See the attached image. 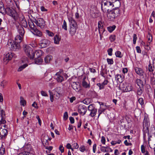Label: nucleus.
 <instances>
[{
    "label": "nucleus",
    "mask_w": 155,
    "mask_h": 155,
    "mask_svg": "<svg viewBox=\"0 0 155 155\" xmlns=\"http://www.w3.org/2000/svg\"><path fill=\"white\" fill-rule=\"evenodd\" d=\"M21 38L20 36H16L15 41L9 40L7 45V46L13 51H17L20 48V43L21 42Z\"/></svg>",
    "instance_id": "f257e3e1"
},
{
    "label": "nucleus",
    "mask_w": 155,
    "mask_h": 155,
    "mask_svg": "<svg viewBox=\"0 0 155 155\" xmlns=\"http://www.w3.org/2000/svg\"><path fill=\"white\" fill-rule=\"evenodd\" d=\"M114 6L111 1L102 0L101 4V9L103 12H109Z\"/></svg>",
    "instance_id": "f03ea898"
},
{
    "label": "nucleus",
    "mask_w": 155,
    "mask_h": 155,
    "mask_svg": "<svg viewBox=\"0 0 155 155\" xmlns=\"http://www.w3.org/2000/svg\"><path fill=\"white\" fill-rule=\"evenodd\" d=\"M23 49L26 55L31 59L35 58L36 51L33 50L32 48L28 45H23Z\"/></svg>",
    "instance_id": "7ed1b4c3"
},
{
    "label": "nucleus",
    "mask_w": 155,
    "mask_h": 155,
    "mask_svg": "<svg viewBox=\"0 0 155 155\" xmlns=\"http://www.w3.org/2000/svg\"><path fill=\"white\" fill-rule=\"evenodd\" d=\"M33 21L38 27H40L41 29H43L45 27L46 25L45 21L42 18H39L37 19H35L33 20Z\"/></svg>",
    "instance_id": "20e7f679"
},
{
    "label": "nucleus",
    "mask_w": 155,
    "mask_h": 155,
    "mask_svg": "<svg viewBox=\"0 0 155 155\" xmlns=\"http://www.w3.org/2000/svg\"><path fill=\"white\" fill-rule=\"evenodd\" d=\"M5 12L6 14L11 16L15 20L17 19V13L12 8H6Z\"/></svg>",
    "instance_id": "39448f33"
},
{
    "label": "nucleus",
    "mask_w": 155,
    "mask_h": 155,
    "mask_svg": "<svg viewBox=\"0 0 155 155\" xmlns=\"http://www.w3.org/2000/svg\"><path fill=\"white\" fill-rule=\"evenodd\" d=\"M143 129L145 133H147L149 135V127H150V122L149 119L147 117H145L143 121Z\"/></svg>",
    "instance_id": "423d86ee"
},
{
    "label": "nucleus",
    "mask_w": 155,
    "mask_h": 155,
    "mask_svg": "<svg viewBox=\"0 0 155 155\" xmlns=\"http://www.w3.org/2000/svg\"><path fill=\"white\" fill-rule=\"evenodd\" d=\"M35 54L37 58H35V62L37 64H40L43 61V59L40 57L42 55V51L41 50L36 51Z\"/></svg>",
    "instance_id": "0eeeda50"
},
{
    "label": "nucleus",
    "mask_w": 155,
    "mask_h": 155,
    "mask_svg": "<svg viewBox=\"0 0 155 155\" xmlns=\"http://www.w3.org/2000/svg\"><path fill=\"white\" fill-rule=\"evenodd\" d=\"M87 111V107L84 105H80L78 109V112L81 115H84Z\"/></svg>",
    "instance_id": "6e6552de"
},
{
    "label": "nucleus",
    "mask_w": 155,
    "mask_h": 155,
    "mask_svg": "<svg viewBox=\"0 0 155 155\" xmlns=\"http://www.w3.org/2000/svg\"><path fill=\"white\" fill-rule=\"evenodd\" d=\"M21 62L23 64L24 63V64H23V65H21L19 67L18 69V71H21L28 66V64H27L28 59L27 58L24 57L21 60Z\"/></svg>",
    "instance_id": "1a4fd4ad"
},
{
    "label": "nucleus",
    "mask_w": 155,
    "mask_h": 155,
    "mask_svg": "<svg viewBox=\"0 0 155 155\" xmlns=\"http://www.w3.org/2000/svg\"><path fill=\"white\" fill-rule=\"evenodd\" d=\"M62 71H59L55 74V78L57 81L59 82H61L64 80L63 74L61 73Z\"/></svg>",
    "instance_id": "9d476101"
},
{
    "label": "nucleus",
    "mask_w": 155,
    "mask_h": 155,
    "mask_svg": "<svg viewBox=\"0 0 155 155\" xmlns=\"http://www.w3.org/2000/svg\"><path fill=\"white\" fill-rule=\"evenodd\" d=\"M78 28L77 25L75 24L71 25L70 28L69 29L70 34L71 36H73L75 34L76 30Z\"/></svg>",
    "instance_id": "9b49d317"
},
{
    "label": "nucleus",
    "mask_w": 155,
    "mask_h": 155,
    "mask_svg": "<svg viewBox=\"0 0 155 155\" xmlns=\"http://www.w3.org/2000/svg\"><path fill=\"white\" fill-rule=\"evenodd\" d=\"M14 55L15 54L12 53H8L4 57L3 59L5 63H7L9 60H11L14 57Z\"/></svg>",
    "instance_id": "f8f14e48"
},
{
    "label": "nucleus",
    "mask_w": 155,
    "mask_h": 155,
    "mask_svg": "<svg viewBox=\"0 0 155 155\" xmlns=\"http://www.w3.org/2000/svg\"><path fill=\"white\" fill-rule=\"evenodd\" d=\"M50 44V41L46 39L42 40L39 43V45L41 48H44L48 46Z\"/></svg>",
    "instance_id": "ddd939ff"
},
{
    "label": "nucleus",
    "mask_w": 155,
    "mask_h": 155,
    "mask_svg": "<svg viewBox=\"0 0 155 155\" xmlns=\"http://www.w3.org/2000/svg\"><path fill=\"white\" fill-rule=\"evenodd\" d=\"M18 31L19 35H17V36H20L21 38V40H22L25 33L24 29L22 26L20 25L18 27Z\"/></svg>",
    "instance_id": "4468645a"
},
{
    "label": "nucleus",
    "mask_w": 155,
    "mask_h": 155,
    "mask_svg": "<svg viewBox=\"0 0 155 155\" xmlns=\"http://www.w3.org/2000/svg\"><path fill=\"white\" fill-rule=\"evenodd\" d=\"M108 13L107 14V17L108 19L110 21H114L116 15L111 11V9L109 11V12H107Z\"/></svg>",
    "instance_id": "2eb2a0df"
},
{
    "label": "nucleus",
    "mask_w": 155,
    "mask_h": 155,
    "mask_svg": "<svg viewBox=\"0 0 155 155\" xmlns=\"http://www.w3.org/2000/svg\"><path fill=\"white\" fill-rule=\"evenodd\" d=\"M108 82L107 80H104L101 84L97 83V85L99 87L100 90L104 88L105 86L107 84Z\"/></svg>",
    "instance_id": "dca6fc26"
},
{
    "label": "nucleus",
    "mask_w": 155,
    "mask_h": 155,
    "mask_svg": "<svg viewBox=\"0 0 155 155\" xmlns=\"http://www.w3.org/2000/svg\"><path fill=\"white\" fill-rule=\"evenodd\" d=\"M115 79L119 83L122 82L124 80L121 74H117L115 75Z\"/></svg>",
    "instance_id": "f3484780"
},
{
    "label": "nucleus",
    "mask_w": 155,
    "mask_h": 155,
    "mask_svg": "<svg viewBox=\"0 0 155 155\" xmlns=\"http://www.w3.org/2000/svg\"><path fill=\"white\" fill-rule=\"evenodd\" d=\"M86 78H84L83 80L82 85L85 88H90V83H88L85 80Z\"/></svg>",
    "instance_id": "a211bd4d"
},
{
    "label": "nucleus",
    "mask_w": 155,
    "mask_h": 155,
    "mask_svg": "<svg viewBox=\"0 0 155 155\" xmlns=\"http://www.w3.org/2000/svg\"><path fill=\"white\" fill-rule=\"evenodd\" d=\"M136 72L138 74L142 75H143V70L140 68L136 67L135 68Z\"/></svg>",
    "instance_id": "6ab92c4d"
},
{
    "label": "nucleus",
    "mask_w": 155,
    "mask_h": 155,
    "mask_svg": "<svg viewBox=\"0 0 155 155\" xmlns=\"http://www.w3.org/2000/svg\"><path fill=\"white\" fill-rule=\"evenodd\" d=\"M54 43L56 44H58L59 43L61 38L58 35H56L54 37Z\"/></svg>",
    "instance_id": "aec40b11"
},
{
    "label": "nucleus",
    "mask_w": 155,
    "mask_h": 155,
    "mask_svg": "<svg viewBox=\"0 0 155 155\" xmlns=\"http://www.w3.org/2000/svg\"><path fill=\"white\" fill-rule=\"evenodd\" d=\"M52 58V57L51 55H48L44 59L46 63H48Z\"/></svg>",
    "instance_id": "412c9836"
},
{
    "label": "nucleus",
    "mask_w": 155,
    "mask_h": 155,
    "mask_svg": "<svg viewBox=\"0 0 155 155\" xmlns=\"http://www.w3.org/2000/svg\"><path fill=\"white\" fill-rule=\"evenodd\" d=\"M45 137L46 138V139H42V143L43 144L45 143V145H48V140L49 139V140H50L51 139V138H49L48 136H45Z\"/></svg>",
    "instance_id": "4be33fe9"
},
{
    "label": "nucleus",
    "mask_w": 155,
    "mask_h": 155,
    "mask_svg": "<svg viewBox=\"0 0 155 155\" xmlns=\"http://www.w3.org/2000/svg\"><path fill=\"white\" fill-rule=\"evenodd\" d=\"M143 91V87H139L137 89V94L138 95L140 96Z\"/></svg>",
    "instance_id": "5701e85b"
},
{
    "label": "nucleus",
    "mask_w": 155,
    "mask_h": 155,
    "mask_svg": "<svg viewBox=\"0 0 155 155\" xmlns=\"http://www.w3.org/2000/svg\"><path fill=\"white\" fill-rule=\"evenodd\" d=\"M136 82L139 87H143V81L140 79H137Z\"/></svg>",
    "instance_id": "b1692460"
},
{
    "label": "nucleus",
    "mask_w": 155,
    "mask_h": 155,
    "mask_svg": "<svg viewBox=\"0 0 155 155\" xmlns=\"http://www.w3.org/2000/svg\"><path fill=\"white\" fill-rule=\"evenodd\" d=\"M68 18L70 23L71 25H73V24H77V23L76 22L74 19L72 17L69 16L68 17Z\"/></svg>",
    "instance_id": "393cba45"
},
{
    "label": "nucleus",
    "mask_w": 155,
    "mask_h": 155,
    "mask_svg": "<svg viewBox=\"0 0 155 155\" xmlns=\"http://www.w3.org/2000/svg\"><path fill=\"white\" fill-rule=\"evenodd\" d=\"M73 88L77 92L79 91L80 90L79 85L77 84L76 82L73 85Z\"/></svg>",
    "instance_id": "a878e982"
},
{
    "label": "nucleus",
    "mask_w": 155,
    "mask_h": 155,
    "mask_svg": "<svg viewBox=\"0 0 155 155\" xmlns=\"http://www.w3.org/2000/svg\"><path fill=\"white\" fill-rule=\"evenodd\" d=\"M5 147L3 144H2L0 148V154L1 155H3L5 153Z\"/></svg>",
    "instance_id": "bb28decb"
},
{
    "label": "nucleus",
    "mask_w": 155,
    "mask_h": 155,
    "mask_svg": "<svg viewBox=\"0 0 155 155\" xmlns=\"http://www.w3.org/2000/svg\"><path fill=\"white\" fill-rule=\"evenodd\" d=\"M90 111H91V112L89 114V116H90L92 117H94L96 115L97 112V109L95 108L92 110Z\"/></svg>",
    "instance_id": "cd10ccee"
},
{
    "label": "nucleus",
    "mask_w": 155,
    "mask_h": 155,
    "mask_svg": "<svg viewBox=\"0 0 155 155\" xmlns=\"http://www.w3.org/2000/svg\"><path fill=\"white\" fill-rule=\"evenodd\" d=\"M35 33L36 35L38 36H41L42 34L41 32L40 31L38 30L37 28H36L35 29L33 30Z\"/></svg>",
    "instance_id": "c85d7f7f"
},
{
    "label": "nucleus",
    "mask_w": 155,
    "mask_h": 155,
    "mask_svg": "<svg viewBox=\"0 0 155 155\" xmlns=\"http://www.w3.org/2000/svg\"><path fill=\"white\" fill-rule=\"evenodd\" d=\"M111 11L113 12L114 14L116 15L117 17L118 16V15L119 14L120 10L118 8H117L114 10H111Z\"/></svg>",
    "instance_id": "c756f323"
},
{
    "label": "nucleus",
    "mask_w": 155,
    "mask_h": 155,
    "mask_svg": "<svg viewBox=\"0 0 155 155\" xmlns=\"http://www.w3.org/2000/svg\"><path fill=\"white\" fill-rule=\"evenodd\" d=\"M33 22H34L33 21L31 22H29L28 23L29 27H30L31 28L32 30L35 29V28H36L35 26L34 25Z\"/></svg>",
    "instance_id": "7c9ffc66"
},
{
    "label": "nucleus",
    "mask_w": 155,
    "mask_h": 155,
    "mask_svg": "<svg viewBox=\"0 0 155 155\" xmlns=\"http://www.w3.org/2000/svg\"><path fill=\"white\" fill-rule=\"evenodd\" d=\"M83 102L86 105H88L91 103V99L89 98L85 99L83 101Z\"/></svg>",
    "instance_id": "2f4dec72"
},
{
    "label": "nucleus",
    "mask_w": 155,
    "mask_h": 155,
    "mask_svg": "<svg viewBox=\"0 0 155 155\" xmlns=\"http://www.w3.org/2000/svg\"><path fill=\"white\" fill-rule=\"evenodd\" d=\"M116 26L113 25L112 26H109L107 27V28L108 31L110 32H112L115 28Z\"/></svg>",
    "instance_id": "473e14b6"
},
{
    "label": "nucleus",
    "mask_w": 155,
    "mask_h": 155,
    "mask_svg": "<svg viewBox=\"0 0 155 155\" xmlns=\"http://www.w3.org/2000/svg\"><path fill=\"white\" fill-rule=\"evenodd\" d=\"M95 108L94 105V104H90L88 107V110L90 111L92 110Z\"/></svg>",
    "instance_id": "72a5a7b5"
},
{
    "label": "nucleus",
    "mask_w": 155,
    "mask_h": 155,
    "mask_svg": "<svg viewBox=\"0 0 155 155\" xmlns=\"http://www.w3.org/2000/svg\"><path fill=\"white\" fill-rule=\"evenodd\" d=\"M20 103L21 105L24 106L26 104V101L24 100L23 97H20Z\"/></svg>",
    "instance_id": "f704fd0d"
},
{
    "label": "nucleus",
    "mask_w": 155,
    "mask_h": 155,
    "mask_svg": "<svg viewBox=\"0 0 155 155\" xmlns=\"http://www.w3.org/2000/svg\"><path fill=\"white\" fill-rule=\"evenodd\" d=\"M7 83V82L5 80L2 81L1 83V86L3 88H4Z\"/></svg>",
    "instance_id": "c9c22d12"
},
{
    "label": "nucleus",
    "mask_w": 155,
    "mask_h": 155,
    "mask_svg": "<svg viewBox=\"0 0 155 155\" xmlns=\"http://www.w3.org/2000/svg\"><path fill=\"white\" fill-rule=\"evenodd\" d=\"M115 54L117 57L121 58L122 57V54L121 52L120 51H117L115 53Z\"/></svg>",
    "instance_id": "e433bc0d"
},
{
    "label": "nucleus",
    "mask_w": 155,
    "mask_h": 155,
    "mask_svg": "<svg viewBox=\"0 0 155 155\" xmlns=\"http://www.w3.org/2000/svg\"><path fill=\"white\" fill-rule=\"evenodd\" d=\"M5 111L3 110H1V118L5 119Z\"/></svg>",
    "instance_id": "4c0bfd02"
},
{
    "label": "nucleus",
    "mask_w": 155,
    "mask_h": 155,
    "mask_svg": "<svg viewBox=\"0 0 155 155\" xmlns=\"http://www.w3.org/2000/svg\"><path fill=\"white\" fill-rule=\"evenodd\" d=\"M62 28L66 31L67 30V23L64 20L63 21V24L62 25Z\"/></svg>",
    "instance_id": "58836bf2"
},
{
    "label": "nucleus",
    "mask_w": 155,
    "mask_h": 155,
    "mask_svg": "<svg viewBox=\"0 0 155 155\" xmlns=\"http://www.w3.org/2000/svg\"><path fill=\"white\" fill-rule=\"evenodd\" d=\"M148 41H149L148 43L150 44V42L151 41L152 39V37L151 34L150 33H148V35L147 36Z\"/></svg>",
    "instance_id": "ea45409f"
},
{
    "label": "nucleus",
    "mask_w": 155,
    "mask_h": 155,
    "mask_svg": "<svg viewBox=\"0 0 155 155\" xmlns=\"http://www.w3.org/2000/svg\"><path fill=\"white\" fill-rule=\"evenodd\" d=\"M116 36L115 35H111L109 39L111 42H113L115 40Z\"/></svg>",
    "instance_id": "a19ab883"
},
{
    "label": "nucleus",
    "mask_w": 155,
    "mask_h": 155,
    "mask_svg": "<svg viewBox=\"0 0 155 155\" xmlns=\"http://www.w3.org/2000/svg\"><path fill=\"white\" fill-rule=\"evenodd\" d=\"M45 31H46V33L49 36L52 37V36H53L54 35V34L53 32L50 31L48 30H46Z\"/></svg>",
    "instance_id": "79ce46f5"
},
{
    "label": "nucleus",
    "mask_w": 155,
    "mask_h": 155,
    "mask_svg": "<svg viewBox=\"0 0 155 155\" xmlns=\"http://www.w3.org/2000/svg\"><path fill=\"white\" fill-rule=\"evenodd\" d=\"M133 43L135 45L136 44V40L137 39V36L136 34H134L133 35Z\"/></svg>",
    "instance_id": "37998d69"
},
{
    "label": "nucleus",
    "mask_w": 155,
    "mask_h": 155,
    "mask_svg": "<svg viewBox=\"0 0 155 155\" xmlns=\"http://www.w3.org/2000/svg\"><path fill=\"white\" fill-rule=\"evenodd\" d=\"M22 25L25 28H26L27 27V21L23 19L22 22Z\"/></svg>",
    "instance_id": "c03bdc74"
},
{
    "label": "nucleus",
    "mask_w": 155,
    "mask_h": 155,
    "mask_svg": "<svg viewBox=\"0 0 155 155\" xmlns=\"http://www.w3.org/2000/svg\"><path fill=\"white\" fill-rule=\"evenodd\" d=\"M98 28L99 29H101L104 28L102 22L99 21L98 23Z\"/></svg>",
    "instance_id": "a18cd8bd"
},
{
    "label": "nucleus",
    "mask_w": 155,
    "mask_h": 155,
    "mask_svg": "<svg viewBox=\"0 0 155 155\" xmlns=\"http://www.w3.org/2000/svg\"><path fill=\"white\" fill-rule=\"evenodd\" d=\"M79 149L81 151L84 152L86 150L85 147L84 145L81 146L79 147Z\"/></svg>",
    "instance_id": "49530a36"
},
{
    "label": "nucleus",
    "mask_w": 155,
    "mask_h": 155,
    "mask_svg": "<svg viewBox=\"0 0 155 155\" xmlns=\"http://www.w3.org/2000/svg\"><path fill=\"white\" fill-rule=\"evenodd\" d=\"M107 62L109 64H112L114 63V61L112 59L107 58Z\"/></svg>",
    "instance_id": "de8ad7c7"
},
{
    "label": "nucleus",
    "mask_w": 155,
    "mask_h": 155,
    "mask_svg": "<svg viewBox=\"0 0 155 155\" xmlns=\"http://www.w3.org/2000/svg\"><path fill=\"white\" fill-rule=\"evenodd\" d=\"M138 101L140 104L141 105H143L144 101L142 98H140L138 99Z\"/></svg>",
    "instance_id": "09e8293b"
},
{
    "label": "nucleus",
    "mask_w": 155,
    "mask_h": 155,
    "mask_svg": "<svg viewBox=\"0 0 155 155\" xmlns=\"http://www.w3.org/2000/svg\"><path fill=\"white\" fill-rule=\"evenodd\" d=\"M6 10V8H5L4 7L0 9V12L2 13L3 15H5L6 14L5 11Z\"/></svg>",
    "instance_id": "8fccbe9b"
},
{
    "label": "nucleus",
    "mask_w": 155,
    "mask_h": 155,
    "mask_svg": "<svg viewBox=\"0 0 155 155\" xmlns=\"http://www.w3.org/2000/svg\"><path fill=\"white\" fill-rule=\"evenodd\" d=\"M68 118V113L67 112H65L64 114L63 118L64 120H66Z\"/></svg>",
    "instance_id": "3c124183"
},
{
    "label": "nucleus",
    "mask_w": 155,
    "mask_h": 155,
    "mask_svg": "<svg viewBox=\"0 0 155 155\" xmlns=\"http://www.w3.org/2000/svg\"><path fill=\"white\" fill-rule=\"evenodd\" d=\"M16 6L19 9L20 8L19 7V2L18 0H14Z\"/></svg>",
    "instance_id": "603ef678"
},
{
    "label": "nucleus",
    "mask_w": 155,
    "mask_h": 155,
    "mask_svg": "<svg viewBox=\"0 0 155 155\" xmlns=\"http://www.w3.org/2000/svg\"><path fill=\"white\" fill-rule=\"evenodd\" d=\"M18 155H33L32 153H30L28 152H27L20 153H19Z\"/></svg>",
    "instance_id": "864d4df0"
},
{
    "label": "nucleus",
    "mask_w": 155,
    "mask_h": 155,
    "mask_svg": "<svg viewBox=\"0 0 155 155\" xmlns=\"http://www.w3.org/2000/svg\"><path fill=\"white\" fill-rule=\"evenodd\" d=\"M72 146L73 148H74L75 149H77L79 147V145L77 143H74L72 144Z\"/></svg>",
    "instance_id": "5fc2aeb1"
},
{
    "label": "nucleus",
    "mask_w": 155,
    "mask_h": 155,
    "mask_svg": "<svg viewBox=\"0 0 155 155\" xmlns=\"http://www.w3.org/2000/svg\"><path fill=\"white\" fill-rule=\"evenodd\" d=\"M112 51L113 49L112 48H110L108 50L107 52L109 55L111 56L112 55Z\"/></svg>",
    "instance_id": "6e6d98bb"
},
{
    "label": "nucleus",
    "mask_w": 155,
    "mask_h": 155,
    "mask_svg": "<svg viewBox=\"0 0 155 155\" xmlns=\"http://www.w3.org/2000/svg\"><path fill=\"white\" fill-rule=\"evenodd\" d=\"M41 94L42 96L45 97L48 96V95H47L46 92L44 91H41Z\"/></svg>",
    "instance_id": "4d7b16f0"
},
{
    "label": "nucleus",
    "mask_w": 155,
    "mask_h": 155,
    "mask_svg": "<svg viewBox=\"0 0 155 155\" xmlns=\"http://www.w3.org/2000/svg\"><path fill=\"white\" fill-rule=\"evenodd\" d=\"M101 142L103 144H105V138L104 136H102L101 138Z\"/></svg>",
    "instance_id": "13d9d810"
},
{
    "label": "nucleus",
    "mask_w": 155,
    "mask_h": 155,
    "mask_svg": "<svg viewBox=\"0 0 155 155\" xmlns=\"http://www.w3.org/2000/svg\"><path fill=\"white\" fill-rule=\"evenodd\" d=\"M99 34H103V33L105 31V29L104 28H102L101 29H99Z\"/></svg>",
    "instance_id": "bf43d9fd"
},
{
    "label": "nucleus",
    "mask_w": 155,
    "mask_h": 155,
    "mask_svg": "<svg viewBox=\"0 0 155 155\" xmlns=\"http://www.w3.org/2000/svg\"><path fill=\"white\" fill-rule=\"evenodd\" d=\"M69 120L71 124H73L74 122V120L73 117H69Z\"/></svg>",
    "instance_id": "052dcab7"
},
{
    "label": "nucleus",
    "mask_w": 155,
    "mask_h": 155,
    "mask_svg": "<svg viewBox=\"0 0 155 155\" xmlns=\"http://www.w3.org/2000/svg\"><path fill=\"white\" fill-rule=\"evenodd\" d=\"M149 71L150 72H152L153 71V67L152 66H151V64H150L149 65Z\"/></svg>",
    "instance_id": "680f3d73"
},
{
    "label": "nucleus",
    "mask_w": 155,
    "mask_h": 155,
    "mask_svg": "<svg viewBox=\"0 0 155 155\" xmlns=\"http://www.w3.org/2000/svg\"><path fill=\"white\" fill-rule=\"evenodd\" d=\"M96 144L95 143L94 144L93 146V152L94 153H95L96 150Z\"/></svg>",
    "instance_id": "e2e57ef3"
},
{
    "label": "nucleus",
    "mask_w": 155,
    "mask_h": 155,
    "mask_svg": "<svg viewBox=\"0 0 155 155\" xmlns=\"http://www.w3.org/2000/svg\"><path fill=\"white\" fill-rule=\"evenodd\" d=\"M123 90L125 92L130 91L132 90L131 87L130 86V87L129 89L128 88H127V87H126V88L125 90L123 89Z\"/></svg>",
    "instance_id": "0e129e2a"
},
{
    "label": "nucleus",
    "mask_w": 155,
    "mask_h": 155,
    "mask_svg": "<svg viewBox=\"0 0 155 155\" xmlns=\"http://www.w3.org/2000/svg\"><path fill=\"white\" fill-rule=\"evenodd\" d=\"M105 147H102L101 148V150L103 152H107V151L105 149Z\"/></svg>",
    "instance_id": "69168bd1"
},
{
    "label": "nucleus",
    "mask_w": 155,
    "mask_h": 155,
    "mask_svg": "<svg viewBox=\"0 0 155 155\" xmlns=\"http://www.w3.org/2000/svg\"><path fill=\"white\" fill-rule=\"evenodd\" d=\"M6 123V121L5 119L1 118V120H0V124H5Z\"/></svg>",
    "instance_id": "338daca9"
},
{
    "label": "nucleus",
    "mask_w": 155,
    "mask_h": 155,
    "mask_svg": "<svg viewBox=\"0 0 155 155\" xmlns=\"http://www.w3.org/2000/svg\"><path fill=\"white\" fill-rule=\"evenodd\" d=\"M59 149L61 151V153H63L64 152V148L62 146H60L59 147Z\"/></svg>",
    "instance_id": "774afa93"
}]
</instances>
